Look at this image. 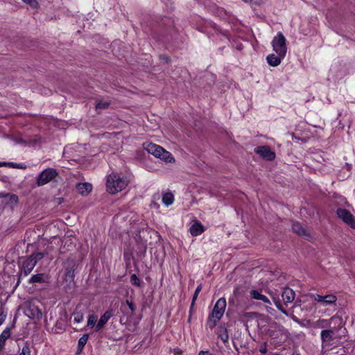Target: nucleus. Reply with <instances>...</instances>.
<instances>
[{
    "mask_svg": "<svg viewBox=\"0 0 355 355\" xmlns=\"http://www.w3.org/2000/svg\"><path fill=\"white\" fill-rule=\"evenodd\" d=\"M226 300L224 297L219 298L214 305L211 315L209 317L206 326L212 329L224 314L226 308Z\"/></svg>",
    "mask_w": 355,
    "mask_h": 355,
    "instance_id": "obj_1",
    "label": "nucleus"
},
{
    "mask_svg": "<svg viewBox=\"0 0 355 355\" xmlns=\"http://www.w3.org/2000/svg\"><path fill=\"white\" fill-rule=\"evenodd\" d=\"M128 185V180L121 178L117 173H112L108 175L106 187L110 193H116L124 189Z\"/></svg>",
    "mask_w": 355,
    "mask_h": 355,
    "instance_id": "obj_2",
    "label": "nucleus"
},
{
    "mask_svg": "<svg viewBox=\"0 0 355 355\" xmlns=\"http://www.w3.org/2000/svg\"><path fill=\"white\" fill-rule=\"evenodd\" d=\"M145 148L149 153L166 163H172L175 162V159L172 154L159 145L148 143L146 144Z\"/></svg>",
    "mask_w": 355,
    "mask_h": 355,
    "instance_id": "obj_3",
    "label": "nucleus"
},
{
    "mask_svg": "<svg viewBox=\"0 0 355 355\" xmlns=\"http://www.w3.org/2000/svg\"><path fill=\"white\" fill-rule=\"evenodd\" d=\"M272 50L277 54L286 56L287 52L286 39L282 33L279 32L271 42Z\"/></svg>",
    "mask_w": 355,
    "mask_h": 355,
    "instance_id": "obj_4",
    "label": "nucleus"
},
{
    "mask_svg": "<svg viewBox=\"0 0 355 355\" xmlns=\"http://www.w3.org/2000/svg\"><path fill=\"white\" fill-rule=\"evenodd\" d=\"M322 348L329 347L336 345L340 340L341 337L334 334L331 331L324 329L320 333Z\"/></svg>",
    "mask_w": 355,
    "mask_h": 355,
    "instance_id": "obj_5",
    "label": "nucleus"
},
{
    "mask_svg": "<svg viewBox=\"0 0 355 355\" xmlns=\"http://www.w3.org/2000/svg\"><path fill=\"white\" fill-rule=\"evenodd\" d=\"M58 175L55 169L49 168L42 171L37 178V184L43 186L53 180Z\"/></svg>",
    "mask_w": 355,
    "mask_h": 355,
    "instance_id": "obj_6",
    "label": "nucleus"
},
{
    "mask_svg": "<svg viewBox=\"0 0 355 355\" xmlns=\"http://www.w3.org/2000/svg\"><path fill=\"white\" fill-rule=\"evenodd\" d=\"M338 217L341 219L345 223L355 229V217L351 214L349 211L343 208H338L336 211Z\"/></svg>",
    "mask_w": 355,
    "mask_h": 355,
    "instance_id": "obj_7",
    "label": "nucleus"
},
{
    "mask_svg": "<svg viewBox=\"0 0 355 355\" xmlns=\"http://www.w3.org/2000/svg\"><path fill=\"white\" fill-rule=\"evenodd\" d=\"M313 297L315 301L323 306L335 305L337 301V297L334 294H329L324 296L315 294L313 295Z\"/></svg>",
    "mask_w": 355,
    "mask_h": 355,
    "instance_id": "obj_8",
    "label": "nucleus"
},
{
    "mask_svg": "<svg viewBox=\"0 0 355 355\" xmlns=\"http://www.w3.org/2000/svg\"><path fill=\"white\" fill-rule=\"evenodd\" d=\"M323 327H336L340 329H346L344 327L343 318L338 315H334L329 320H322L320 321Z\"/></svg>",
    "mask_w": 355,
    "mask_h": 355,
    "instance_id": "obj_9",
    "label": "nucleus"
},
{
    "mask_svg": "<svg viewBox=\"0 0 355 355\" xmlns=\"http://www.w3.org/2000/svg\"><path fill=\"white\" fill-rule=\"evenodd\" d=\"M24 314L31 319H40L42 313L41 310L34 304L28 302L26 304Z\"/></svg>",
    "mask_w": 355,
    "mask_h": 355,
    "instance_id": "obj_10",
    "label": "nucleus"
},
{
    "mask_svg": "<svg viewBox=\"0 0 355 355\" xmlns=\"http://www.w3.org/2000/svg\"><path fill=\"white\" fill-rule=\"evenodd\" d=\"M254 152L266 160L272 161L275 158V153L267 146H257Z\"/></svg>",
    "mask_w": 355,
    "mask_h": 355,
    "instance_id": "obj_11",
    "label": "nucleus"
},
{
    "mask_svg": "<svg viewBox=\"0 0 355 355\" xmlns=\"http://www.w3.org/2000/svg\"><path fill=\"white\" fill-rule=\"evenodd\" d=\"M35 265L36 263L34 259H31L29 257L23 261L21 270L24 273V275H28L31 272Z\"/></svg>",
    "mask_w": 355,
    "mask_h": 355,
    "instance_id": "obj_12",
    "label": "nucleus"
},
{
    "mask_svg": "<svg viewBox=\"0 0 355 355\" xmlns=\"http://www.w3.org/2000/svg\"><path fill=\"white\" fill-rule=\"evenodd\" d=\"M293 230L294 232L297 233L298 235L304 237L306 239L309 240L311 238V236L309 232L304 228L300 223H294L292 226Z\"/></svg>",
    "mask_w": 355,
    "mask_h": 355,
    "instance_id": "obj_13",
    "label": "nucleus"
},
{
    "mask_svg": "<svg viewBox=\"0 0 355 355\" xmlns=\"http://www.w3.org/2000/svg\"><path fill=\"white\" fill-rule=\"evenodd\" d=\"M205 231L204 226L198 220H193L189 227V232L193 236L200 235Z\"/></svg>",
    "mask_w": 355,
    "mask_h": 355,
    "instance_id": "obj_14",
    "label": "nucleus"
},
{
    "mask_svg": "<svg viewBox=\"0 0 355 355\" xmlns=\"http://www.w3.org/2000/svg\"><path fill=\"white\" fill-rule=\"evenodd\" d=\"M285 58L284 55H281V54L275 55L273 53H270L267 55L266 61L270 66L277 67L280 64L282 60Z\"/></svg>",
    "mask_w": 355,
    "mask_h": 355,
    "instance_id": "obj_15",
    "label": "nucleus"
},
{
    "mask_svg": "<svg viewBox=\"0 0 355 355\" xmlns=\"http://www.w3.org/2000/svg\"><path fill=\"white\" fill-rule=\"evenodd\" d=\"M282 299L286 304L292 302L295 299L294 291L289 288H284L282 293Z\"/></svg>",
    "mask_w": 355,
    "mask_h": 355,
    "instance_id": "obj_16",
    "label": "nucleus"
},
{
    "mask_svg": "<svg viewBox=\"0 0 355 355\" xmlns=\"http://www.w3.org/2000/svg\"><path fill=\"white\" fill-rule=\"evenodd\" d=\"M112 316V313L111 311H105V313L101 317L100 320H98L96 327V331H98L100 329H101Z\"/></svg>",
    "mask_w": 355,
    "mask_h": 355,
    "instance_id": "obj_17",
    "label": "nucleus"
},
{
    "mask_svg": "<svg viewBox=\"0 0 355 355\" xmlns=\"http://www.w3.org/2000/svg\"><path fill=\"white\" fill-rule=\"evenodd\" d=\"M76 189L83 196H87L92 190V185L88 182L78 183L76 184Z\"/></svg>",
    "mask_w": 355,
    "mask_h": 355,
    "instance_id": "obj_18",
    "label": "nucleus"
},
{
    "mask_svg": "<svg viewBox=\"0 0 355 355\" xmlns=\"http://www.w3.org/2000/svg\"><path fill=\"white\" fill-rule=\"evenodd\" d=\"M250 296L257 300L262 301L264 303L271 304L270 300L264 295H263L261 292L257 290H252L250 292Z\"/></svg>",
    "mask_w": 355,
    "mask_h": 355,
    "instance_id": "obj_19",
    "label": "nucleus"
},
{
    "mask_svg": "<svg viewBox=\"0 0 355 355\" xmlns=\"http://www.w3.org/2000/svg\"><path fill=\"white\" fill-rule=\"evenodd\" d=\"M11 335L10 328L7 327L0 335V352L3 349L6 340Z\"/></svg>",
    "mask_w": 355,
    "mask_h": 355,
    "instance_id": "obj_20",
    "label": "nucleus"
},
{
    "mask_svg": "<svg viewBox=\"0 0 355 355\" xmlns=\"http://www.w3.org/2000/svg\"><path fill=\"white\" fill-rule=\"evenodd\" d=\"M174 202V196L171 192H167L163 194L162 196V202L166 206L171 205Z\"/></svg>",
    "mask_w": 355,
    "mask_h": 355,
    "instance_id": "obj_21",
    "label": "nucleus"
},
{
    "mask_svg": "<svg viewBox=\"0 0 355 355\" xmlns=\"http://www.w3.org/2000/svg\"><path fill=\"white\" fill-rule=\"evenodd\" d=\"M218 336L225 343L229 340V336L227 329L224 327H219L217 331Z\"/></svg>",
    "mask_w": 355,
    "mask_h": 355,
    "instance_id": "obj_22",
    "label": "nucleus"
},
{
    "mask_svg": "<svg viewBox=\"0 0 355 355\" xmlns=\"http://www.w3.org/2000/svg\"><path fill=\"white\" fill-rule=\"evenodd\" d=\"M0 196L6 198L8 200L9 203L10 204V205L12 207L15 205L18 202V197H17V196H16L15 194H10V193H7L6 195L0 194Z\"/></svg>",
    "mask_w": 355,
    "mask_h": 355,
    "instance_id": "obj_23",
    "label": "nucleus"
},
{
    "mask_svg": "<svg viewBox=\"0 0 355 355\" xmlns=\"http://www.w3.org/2000/svg\"><path fill=\"white\" fill-rule=\"evenodd\" d=\"M89 335L84 334L78 340V349L81 352L88 340Z\"/></svg>",
    "mask_w": 355,
    "mask_h": 355,
    "instance_id": "obj_24",
    "label": "nucleus"
},
{
    "mask_svg": "<svg viewBox=\"0 0 355 355\" xmlns=\"http://www.w3.org/2000/svg\"><path fill=\"white\" fill-rule=\"evenodd\" d=\"M44 278L43 274H37L31 277L30 279L31 283H42L44 282Z\"/></svg>",
    "mask_w": 355,
    "mask_h": 355,
    "instance_id": "obj_25",
    "label": "nucleus"
},
{
    "mask_svg": "<svg viewBox=\"0 0 355 355\" xmlns=\"http://www.w3.org/2000/svg\"><path fill=\"white\" fill-rule=\"evenodd\" d=\"M110 104V102L109 101H100L98 102L96 105V108L98 110H102L107 108Z\"/></svg>",
    "mask_w": 355,
    "mask_h": 355,
    "instance_id": "obj_26",
    "label": "nucleus"
},
{
    "mask_svg": "<svg viewBox=\"0 0 355 355\" xmlns=\"http://www.w3.org/2000/svg\"><path fill=\"white\" fill-rule=\"evenodd\" d=\"M326 330L327 331H331L334 332V334H337V336H339L340 337H343L345 336L346 333V329H338L336 327H327Z\"/></svg>",
    "mask_w": 355,
    "mask_h": 355,
    "instance_id": "obj_27",
    "label": "nucleus"
},
{
    "mask_svg": "<svg viewBox=\"0 0 355 355\" xmlns=\"http://www.w3.org/2000/svg\"><path fill=\"white\" fill-rule=\"evenodd\" d=\"M8 315L7 310L3 306H0V326L3 323Z\"/></svg>",
    "mask_w": 355,
    "mask_h": 355,
    "instance_id": "obj_28",
    "label": "nucleus"
},
{
    "mask_svg": "<svg viewBox=\"0 0 355 355\" xmlns=\"http://www.w3.org/2000/svg\"><path fill=\"white\" fill-rule=\"evenodd\" d=\"M96 322V317L94 315H90L87 320V327L93 328Z\"/></svg>",
    "mask_w": 355,
    "mask_h": 355,
    "instance_id": "obj_29",
    "label": "nucleus"
},
{
    "mask_svg": "<svg viewBox=\"0 0 355 355\" xmlns=\"http://www.w3.org/2000/svg\"><path fill=\"white\" fill-rule=\"evenodd\" d=\"M202 289V284H200L198 287L196 288L194 294L193 295L192 302H191V306H193L196 302V300H197L198 295L199 293L200 292Z\"/></svg>",
    "mask_w": 355,
    "mask_h": 355,
    "instance_id": "obj_30",
    "label": "nucleus"
},
{
    "mask_svg": "<svg viewBox=\"0 0 355 355\" xmlns=\"http://www.w3.org/2000/svg\"><path fill=\"white\" fill-rule=\"evenodd\" d=\"M130 282L132 284L135 286H140V279L135 274H132L130 276Z\"/></svg>",
    "mask_w": 355,
    "mask_h": 355,
    "instance_id": "obj_31",
    "label": "nucleus"
},
{
    "mask_svg": "<svg viewBox=\"0 0 355 355\" xmlns=\"http://www.w3.org/2000/svg\"><path fill=\"white\" fill-rule=\"evenodd\" d=\"M30 257L34 259L37 264V261L44 257V254L42 252H37L31 255Z\"/></svg>",
    "mask_w": 355,
    "mask_h": 355,
    "instance_id": "obj_32",
    "label": "nucleus"
},
{
    "mask_svg": "<svg viewBox=\"0 0 355 355\" xmlns=\"http://www.w3.org/2000/svg\"><path fill=\"white\" fill-rule=\"evenodd\" d=\"M125 302H126V304L128 305V308L131 311V313L134 314L135 309H136L135 304L132 303V302L129 301L128 300H126Z\"/></svg>",
    "mask_w": 355,
    "mask_h": 355,
    "instance_id": "obj_33",
    "label": "nucleus"
},
{
    "mask_svg": "<svg viewBox=\"0 0 355 355\" xmlns=\"http://www.w3.org/2000/svg\"><path fill=\"white\" fill-rule=\"evenodd\" d=\"M24 2L29 4L33 8H37L38 3L36 0H22Z\"/></svg>",
    "mask_w": 355,
    "mask_h": 355,
    "instance_id": "obj_34",
    "label": "nucleus"
},
{
    "mask_svg": "<svg viewBox=\"0 0 355 355\" xmlns=\"http://www.w3.org/2000/svg\"><path fill=\"white\" fill-rule=\"evenodd\" d=\"M246 3H254L255 4H261L265 2V0H243Z\"/></svg>",
    "mask_w": 355,
    "mask_h": 355,
    "instance_id": "obj_35",
    "label": "nucleus"
},
{
    "mask_svg": "<svg viewBox=\"0 0 355 355\" xmlns=\"http://www.w3.org/2000/svg\"><path fill=\"white\" fill-rule=\"evenodd\" d=\"M83 320V315L82 314H77L74 316V321L77 323L82 322Z\"/></svg>",
    "mask_w": 355,
    "mask_h": 355,
    "instance_id": "obj_36",
    "label": "nucleus"
},
{
    "mask_svg": "<svg viewBox=\"0 0 355 355\" xmlns=\"http://www.w3.org/2000/svg\"><path fill=\"white\" fill-rule=\"evenodd\" d=\"M198 355H215L212 353H211L209 351L207 350V351H200L199 353H198Z\"/></svg>",
    "mask_w": 355,
    "mask_h": 355,
    "instance_id": "obj_37",
    "label": "nucleus"
},
{
    "mask_svg": "<svg viewBox=\"0 0 355 355\" xmlns=\"http://www.w3.org/2000/svg\"><path fill=\"white\" fill-rule=\"evenodd\" d=\"M17 164V163H14V162H6V166H9V167H11V168H16V165Z\"/></svg>",
    "mask_w": 355,
    "mask_h": 355,
    "instance_id": "obj_38",
    "label": "nucleus"
},
{
    "mask_svg": "<svg viewBox=\"0 0 355 355\" xmlns=\"http://www.w3.org/2000/svg\"><path fill=\"white\" fill-rule=\"evenodd\" d=\"M275 304H276L277 307L279 310H281V311H282V312H283V313H286V311H284L283 309H282L280 302H275Z\"/></svg>",
    "mask_w": 355,
    "mask_h": 355,
    "instance_id": "obj_39",
    "label": "nucleus"
},
{
    "mask_svg": "<svg viewBox=\"0 0 355 355\" xmlns=\"http://www.w3.org/2000/svg\"><path fill=\"white\" fill-rule=\"evenodd\" d=\"M26 166L24 164H17L16 165V168H25Z\"/></svg>",
    "mask_w": 355,
    "mask_h": 355,
    "instance_id": "obj_40",
    "label": "nucleus"
},
{
    "mask_svg": "<svg viewBox=\"0 0 355 355\" xmlns=\"http://www.w3.org/2000/svg\"><path fill=\"white\" fill-rule=\"evenodd\" d=\"M259 351L261 354H266L267 352L266 347L261 348Z\"/></svg>",
    "mask_w": 355,
    "mask_h": 355,
    "instance_id": "obj_41",
    "label": "nucleus"
},
{
    "mask_svg": "<svg viewBox=\"0 0 355 355\" xmlns=\"http://www.w3.org/2000/svg\"><path fill=\"white\" fill-rule=\"evenodd\" d=\"M6 162H0V167L1 166H6Z\"/></svg>",
    "mask_w": 355,
    "mask_h": 355,
    "instance_id": "obj_42",
    "label": "nucleus"
},
{
    "mask_svg": "<svg viewBox=\"0 0 355 355\" xmlns=\"http://www.w3.org/2000/svg\"><path fill=\"white\" fill-rule=\"evenodd\" d=\"M266 309H268V312H270V311H272V309L271 307H269V306H266Z\"/></svg>",
    "mask_w": 355,
    "mask_h": 355,
    "instance_id": "obj_43",
    "label": "nucleus"
},
{
    "mask_svg": "<svg viewBox=\"0 0 355 355\" xmlns=\"http://www.w3.org/2000/svg\"><path fill=\"white\" fill-rule=\"evenodd\" d=\"M252 314H254V313H245V315L249 316V315H252Z\"/></svg>",
    "mask_w": 355,
    "mask_h": 355,
    "instance_id": "obj_44",
    "label": "nucleus"
},
{
    "mask_svg": "<svg viewBox=\"0 0 355 355\" xmlns=\"http://www.w3.org/2000/svg\"><path fill=\"white\" fill-rule=\"evenodd\" d=\"M279 328L280 331H285V329L283 328V327H279Z\"/></svg>",
    "mask_w": 355,
    "mask_h": 355,
    "instance_id": "obj_45",
    "label": "nucleus"
},
{
    "mask_svg": "<svg viewBox=\"0 0 355 355\" xmlns=\"http://www.w3.org/2000/svg\"><path fill=\"white\" fill-rule=\"evenodd\" d=\"M296 355H300V354H297Z\"/></svg>",
    "mask_w": 355,
    "mask_h": 355,
    "instance_id": "obj_46",
    "label": "nucleus"
}]
</instances>
